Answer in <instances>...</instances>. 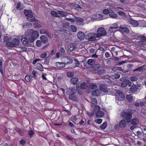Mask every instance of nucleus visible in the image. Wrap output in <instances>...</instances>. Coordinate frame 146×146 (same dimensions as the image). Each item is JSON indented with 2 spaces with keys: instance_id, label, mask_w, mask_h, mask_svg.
Listing matches in <instances>:
<instances>
[{
  "instance_id": "obj_1",
  "label": "nucleus",
  "mask_w": 146,
  "mask_h": 146,
  "mask_svg": "<svg viewBox=\"0 0 146 146\" xmlns=\"http://www.w3.org/2000/svg\"><path fill=\"white\" fill-rule=\"evenodd\" d=\"M38 36L39 33L38 31L29 29L26 32L25 36L22 38L21 41L25 45L28 46L31 43L33 42Z\"/></svg>"
},
{
  "instance_id": "obj_2",
  "label": "nucleus",
  "mask_w": 146,
  "mask_h": 146,
  "mask_svg": "<svg viewBox=\"0 0 146 146\" xmlns=\"http://www.w3.org/2000/svg\"><path fill=\"white\" fill-rule=\"evenodd\" d=\"M121 115L123 117L124 119L126 120L127 123H129L130 120L132 117V113L130 112L123 111L121 112Z\"/></svg>"
},
{
  "instance_id": "obj_3",
  "label": "nucleus",
  "mask_w": 146,
  "mask_h": 146,
  "mask_svg": "<svg viewBox=\"0 0 146 146\" xmlns=\"http://www.w3.org/2000/svg\"><path fill=\"white\" fill-rule=\"evenodd\" d=\"M98 38H100L102 36H105L107 34V32L105 29L102 27L98 28L97 31Z\"/></svg>"
},
{
  "instance_id": "obj_4",
  "label": "nucleus",
  "mask_w": 146,
  "mask_h": 146,
  "mask_svg": "<svg viewBox=\"0 0 146 146\" xmlns=\"http://www.w3.org/2000/svg\"><path fill=\"white\" fill-rule=\"evenodd\" d=\"M85 36L86 38L90 41L96 40V38H98L96 33H88Z\"/></svg>"
},
{
  "instance_id": "obj_5",
  "label": "nucleus",
  "mask_w": 146,
  "mask_h": 146,
  "mask_svg": "<svg viewBox=\"0 0 146 146\" xmlns=\"http://www.w3.org/2000/svg\"><path fill=\"white\" fill-rule=\"evenodd\" d=\"M120 81L122 82L121 85L123 87H125L127 85L130 86L131 82L129 80H127L125 77H122L120 79Z\"/></svg>"
},
{
  "instance_id": "obj_6",
  "label": "nucleus",
  "mask_w": 146,
  "mask_h": 146,
  "mask_svg": "<svg viewBox=\"0 0 146 146\" xmlns=\"http://www.w3.org/2000/svg\"><path fill=\"white\" fill-rule=\"evenodd\" d=\"M116 97V99L118 101H121L123 100L124 98V96L123 93L119 91H118L117 92Z\"/></svg>"
},
{
  "instance_id": "obj_7",
  "label": "nucleus",
  "mask_w": 146,
  "mask_h": 146,
  "mask_svg": "<svg viewBox=\"0 0 146 146\" xmlns=\"http://www.w3.org/2000/svg\"><path fill=\"white\" fill-rule=\"evenodd\" d=\"M129 123L132 125L137 126L139 124V119L137 118H131L130 120V121L129 122Z\"/></svg>"
},
{
  "instance_id": "obj_8",
  "label": "nucleus",
  "mask_w": 146,
  "mask_h": 146,
  "mask_svg": "<svg viewBox=\"0 0 146 146\" xmlns=\"http://www.w3.org/2000/svg\"><path fill=\"white\" fill-rule=\"evenodd\" d=\"M129 23L132 25L133 27H137L139 25L138 23L136 21L133 19L131 18L127 19Z\"/></svg>"
},
{
  "instance_id": "obj_9",
  "label": "nucleus",
  "mask_w": 146,
  "mask_h": 146,
  "mask_svg": "<svg viewBox=\"0 0 146 146\" xmlns=\"http://www.w3.org/2000/svg\"><path fill=\"white\" fill-rule=\"evenodd\" d=\"M130 93H135L137 92L138 90V87L135 84L133 85L129 89Z\"/></svg>"
},
{
  "instance_id": "obj_10",
  "label": "nucleus",
  "mask_w": 146,
  "mask_h": 146,
  "mask_svg": "<svg viewBox=\"0 0 146 146\" xmlns=\"http://www.w3.org/2000/svg\"><path fill=\"white\" fill-rule=\"evenodd\" d=\"M95 106L94 108L93 109V111L92 113H91L89 114V115L90 116H93L94 114H96L98 113L99 111H100V107L98 106ZM88 114L89 115L88 113Z\"/></svg>"
},
{
  "instance_id": "obj_11",
  "label": "nucleus",
  "mask_w": 146,
  "mask_h": 146,
  "mask_svg": "<svg viewBox=\"0 0 146 146\" xmlns=\"http://www.w3.org/2000/svg\"><path fill=\"white\" fill-rule=\"evenodd\" d=\"M127 122V121L124 119L121 120L119 122V127L121 128H124L126 125Z\"/></svg>"
},
{
  "instance_id": "obj_12",
  "label": "nucleus",
  "mask_w": 146,
  "mask_h": 146,
  "mask_svg": "<svg viewBox=\"0 0 146 146\" xmlns=\"http://www.w3.org/2000/svg\"><path fill=\"white\" fill-rule=\"evenodd\" d=\"M100 90L105 92H107L108 90L107 88V85L105 84H101L100 85Z\"/></svg>"
},
{
  "instance_id": "obj_13",
  "label": "nucleus",
  "mask_w": 146,
  "mask_h": 146,
  "mask_svg": "<svg viewBox=\"0 0 146 146\" xmlns=\"http://www.w3.org/2000/svg\"><path fill=\"white\" fill-rule=\"evenodd\" d=\"M75 19L78 25H83L84 20L83 19L79 17H75Z\"/></svg>"
},
{
  "instance_id": "obj_14",
  "label": "nucleus",
  "mask_w": 146,
  "mask_h": 146,
  "mask_svg": "<svg viewBox=\"0 0 146 146\" xmlns=\"http://www.w3.org/2000/svg\"><path fill=\"white\" fill-rule=\"evenodd\" d=\"M76 90L75 89V88H72V87H70L67 89V94L69 95H70V94H74Z\"/></svg>"
},
{
  "instance_id": "obj_15",
  "label": "nucleus",
  "mask_w": 146,
  "mask_h": 146,
  "mask_svg": "<svg viewBox=\"0 0 146 146\" xmlns=\"http://www.w3.org/2000/svg\"><path fill=\"white\" fill-rule=\"evenodd\" d=\"M40 33L41 34H45L48 37H50L51 34L49 32L44 29H43L40 30Z\"/></svg>"
},
{
  "instance_id": "obj_16",
  "label": "nucleus",
  "mask_w": 146,
  "mask_h": 146,
  "mask_svg": "<svg viewBox=\"0 0 146 146\" xmlns=\"http://www.w3.org/2000/svg\"><path fill=\"white\" fill-rule=\"evenodd\" d=\"M109 16L111 18L116 19L117 17V15L115 13L114 11L111 10L109 14Z\"/></svg>"
},
{
  "instance_id": "obj_17",
  "label": "nucleus",
  "mask_w": 146,
  "mask_h": 146,
  "mask_svg": "<svg viewBox=\"0 0 146 146\" xmlns=\"http://www.w3.org/2000/svg\"><path fill=\"white\" fill-rule=\"evenodd\" d=\"M119 28L124 32L127 33L129 34V29L127 28L124 27V26L120 25L119 26Z\"/></svg>"
},
{
  "instance_id": "obj_18",
  "label": "nucleus",
  "mask_w": 146,
  "mask_h": 146,
  "mask_svg": "<svg viewBox=\"0 0 146 146\" xmlns=\"http://www.w3.org/2000/svg\"><path fill=\"white\" fill-rule=\"evenodd\" d=\"M146 67L144 65L142 66L137 68H136L135 69L133 70V71H138L139 72H141L142 71L145 70Z\"/></svg>"
},
{
  "instance_id": "obj_19",
  "label": "nucleus",
  "mask_w": 146,
  "mask_h": 146,
  "mask_svg": "<svg viewBox=\"0 0 146 146\" xmlns=\"http://www.w3.org/2000/svg\"><path fill=\"white\" fill-rule=\"evenodd\" d=\"M40 39L42 42L44 43H46L48 42V40L47 37L45 35H42L40 37Z\"/></svg>"
},
{
  "instance_id": "obj_20",
  "label": "nucleus",
  "mask_w": 146,
  "mask_h": 146,
  "mask_svg": "<svg viewBox=\"0 0 146 146\" xmlns=\"http://www.w3.org/2000/svg\"><path fill=\"white\" fill-rule=\"evenodd\" d=\"M77 36L78 38L80 40H83L85 37L84 33L82 32H80L78 33Z\"/></svg>"
},
{
  "instance_id": "obj_21",
  "label": "nucleus",
  "mask_w": 146,
  "mask_h": 146,
  "mask_svg": "<svg viewBox=\"0 0 146 146\" xmlns=\"http://www.w3.org/2000/svg\"><path fill=\"white\" fill-rule=\"evenodd\" d=\"M56 66L59 68H62L65 67L66 64L63 62H57L56 63Z\"/></svg>"
},
{
  "instance_id": "obj_22",
  "label": "nucleus",
  "mask_w": 146,
  "mask_h": 146,
  "mask_svg": "<svg viewBox=\"0 0 146 146\" xmlns=\"http://www.w3.org/2000/svg\"><path fill=\"white\" fill-rule=\"evenodd\" d=\"M24 13L26 16L28 17L29 16H31L33 13V12L30 10L25 9L24 10Z\"/></svg>"
},
{
  "instance_id": "obj_23",
  "label": "nucleus",
  "mask_w": 146,
  "mask_h": 146,
  "mask_svg": "<svg viewBox=\"0 0 146 146\" xmlns=\"http://www.w3.org/2000/svg\"><path fill=\"white\" fill-rule=\"evenodd\" d=\"M100 90L99 89H97L92 92V95L93 96H98L100 95Z\"/></svg>"
},
{
  "instance_id": "obj_24",
  "label": "nucleus",
  "mask_w": 146,
  "mask_h": 146,
  "mask_svg": "<svg viewBox=\"0 0 146 146\" xmlns=\"http://www.w3.org/2000/svg\"><path fill=\"white\" fill-rule=\"evenodd\" d=\"M12 43L13 46H15L16 45H17L19 44V41L18 39L14 38L12 40Z\"/></svg>"
},
{
  "instance_id": "obj_25",
  "label": "nucleus",
  "mask_w": 146,
  "mask_h": 146,
  "mask_svg": "<svg viewBox=\"0 0 146 146\" xmlns=\"http://www.w3.org/2000/svg\"><path fill=\"white\" fill-rule=\"evenodd\" d=\"M27 20L30 21H34L36 20L35 17L33 16V13L31 14V16L27 17Z\"/></svg>"
},
{
  "instance_id": "obj_26",
  "label": "nucleus",
  "mask_w": 146,
  "mask_h": 146,
  "mask_svg": "<svg viewBox=\"0 0 146 146\" xmlns=\"http://www.w3.org/2000/svg\"><path fill=\"white\" fill-rule=\"evenodd\" d=\"M78 79L77 77H73L70 80V82L72 84H76L78 81Z\"/></svg>"
},
{
  "instance_id": "obj_27",
  "label": "nucleus",
  "mask_w": 146,
  "mask_h": 146,
  "mask_svg": "<svg viewBox=\"0 0 146 146\" xmlns=\"http://www.w3.org/2000/svg\"><path fill=\"white\" fill-rule=\"evenodd\" d=\"M104 115L103 112L102 111H100L98 113H96V117L97 118L100 117H102Z\"/></svg>"
},
{
  "instance_id": "obj_28",
  "label": "nucleus",
  "mask_w": 146,
  "mask_h": 146,
  "mask_svg": "<svg viewBox=\"0 0 146 146\" xmlns=\"http://www.w3.org/2000/svg\"><path fill=\"white\" fill-rule=\"evenodd\" d=\"M126 98L130 102H132L133 100V97L131 94L127 95Z\"/></svg>"
},
{
  "instance_id": "obj_29",
  "label": "nucleus",
  "mask_w": 146,
  "mask_h": 146,
  "mask_svg": "<svg viewBox=\"0 0 146 146\" xmlns=\"http://www.w3.org/2000/svg\"><path fill=\"white\" fill-rule=\"evenodd\" d=\"M65 58L66 60L67 61L66 63H65L66 64H71L72 63L73 60L71 58H70L68 56L65 57Z\"/></svg>"
},
{
  "instance_id": "obj_30",
  "label": "nucleus",
  "mask_w": 146,
  "mask_h": 146,
  "mask_svg": "<svg viewBox=\"0 0 146 146\" xmlns=\"http://www.w3.org/2000/svg\"><path fill=\"white\" fill-rule=\"evenodd\" d=\"M89 88L91 89L94 90L98 88V86L95 84L92 83L89 85Z\"/></svg>"
},
{
  "instance_id": "obj_31",
  "label": "nucleus",
  "mask_w": 146,
  "mask_h": 146,
  "mask_svg": "<svg viewBox=\"0 0 146 146\" xmlns=\"http://www.w3.org/2000/svg\"><path fill=\"white\" fill-rule=\"evenodd\" d=\"M91 102L92 106H95L97 104V101L96 98H93L91 99Z\"/></svg>"
},
{
  "instance_id": "obj_32",
  "label": "nucleus",
  "mask_w": 146,
  "mask_h": 146,
  "mask_svg": "<svg viewBox=\"0 0 146 146\" xmlns=\"http://www.w3.org/2000/svg\"><path fill=\"white\" fill-rule=\"evenodd\" d=\"M57 13L58 14L61 16L62 17H65L66 15V13L63 11H57Z\"/></svg>"
},
{
  "instance_id": "obj_33",
  "label": "nucleus",
  "mask_w": 146,
  "mask_h": 146,
  "mask_svg": "<svg viewBox=\"0 0 146 146\" xmlns=\"http://www.w3.org/2000/svg\"><path fill=\"white\" fill-rule=\"evenodd\" d=\"M23 8V6L21 5V2H19L17 6V9L18 10H21Z\"/></svg>"
},
{
  "instance_id": "obj_34",
  "label": "nucleus",
  "mask_w": 146,
  "mask_h": 146,
  "mask_svg": "<svg viewBox=\"0 0 146 146\" xmlns=\"http://www.w3.org/2000/svg\"><path fill=\"white\" fill-rule=\"evenodd\" d=\"M130 80L133 82L136 81L138 79V78L136 76H133L130 77Z\"/></svg>"
},
{
  "instance_id": "obj_35",
  "label": "nucleus",
  "mask_w": 146,
  "mask_h": 146,
  "mask_svg": "<svg viewBox=\"0 0 146 146\" xmlns=\"http://www.w3.org/2000/svg\"><path fill=\"white\" fill-rule=\"evenodd\" d=\"M87 63L90 65H93L95 63V60L93 59H89L88 60Z\"/></svg>"
},
{
  "instance_id": "obj_36",
  "label": "nucleus",
  "mask_w": 146,
  "mask_h": 146,
  "mask_svg": "<svg viewBox=\"0 0 146 146\" xmlns=\"http://www.w3.org/2000/svg\"><path fill=\"white\" fill-rule=\"evenodd\" d=\"M70 31L75 32L77 30L76 28L74 25H71L70 27Z\"/></svg>"
},
{
  "instance_id": "obj_37",
  "label": "nucleus",
  "mask_w": 146,
  "mask_h": 146,
  "mask_svg": "<svg viewBox=\"0 0 146 146\" xmlns=\"http://www.w3.org/2000/svg\"><path fill=\"white\" fill-rule=\"evenodd\" d=\"M36 66V67L37 68V69L39 70L40 71H43V68L42 66L40 64H37Z\"/></svg>"
},
{
  "instance_id": "obj_38",
  "label": "nucleus",
  "mask_w": 146,
  "mask_h": 146,
  "mask_svg": "<svg viewBox=\"0 0 146 146\" xmlns=\"http://www.w3.org/2000/svg\"><path fill=\"white\" fill-rule=\"evenodd\" d=\"M107 125V123L106 122H104L100 126V128L102 129H105Z\"/></svg>"
},
{
  "instance_id": "obj_39",
  "label": "nucleus",
  "mask_w": 146,
  "mask_h": 146,
  "mask_svg": "<svg viewBox=\"0 0 146 146\" xmlns=\"http://www.w3.org/2000/svg\"><path fill=\"white\" fill-rule=\"evenodd\" d=\"M98 72L100 75H102L103 74L106 73V70L104 69H101L100 68Z\"/></svg>"
},
{
  "instance_id": "obj_40",
  "label": "nucleus",
  "mask_w": 146,
  "mask_h": 146,
  "mask_svg": "<svg viewBox=\"0 0 146 146\" xmlns=\"http://www.w3.org/2000/svg\"><path fill=\"white\" fill-rule=\"evenodd\" d=\"M69 98L70 99L76 101L77 100V98L76 96L73 95V94H70V95H69Z\"/></svg>"
},
{
  "instance_id": "obj_41",
  "label": "nucleus",
  "mask_w": 146,
  "mask_h": 146,
  "mask_svg": "<svg viewBox=\"0 0 146 146\" xmlns=\"http://www.w3.org/2000/svg\"><path fill=\"white\" fill-rule=\"evenodd\" d=\"M94 68V70L98 72V70L100 68V67L99 66V65L98 64H95L94 65L93 67Z\"/></svg>"
},
{
  "instance_id": "obj_42",
  "label": "nucleus",
  "mask_w": 146,
  "mask_h": 146,
  "mask_svg": "<svg viewBox=\"0 0 146 146\" xmlns=\"http://www.w3.org/2000/svg\"><path fill=\"white\" fill-rule=\"evenodd\" d=\"M51 14L52 16L56 17H59V15L57 14V13L56 12V11H52L51 12Z\"/></svg>"
},
{
  "instance_id": "obj_43",
  "label": "nucleus",
  "mask_w": 146,
  "mask_h": 146,
  "mask_svg": "<svg viewBox=\"0 0 146 146\" xmlns=\"http://www.w3.org/2000/svg\"><path fill=\"white\" fill-rule=\"evenodd\" d=\"M86 83H83L81 84L80 86V88L82 89H86Z\"/></svg>"
},
{
  "instance_id": "obj_44",
  "label": "nucleus",
  "mask_w": 146,
  "mask_h": 146,
  "mask_svg": "<svg viewBox=\"0 0 146 146\" xmlns=\"http://www.w3.org/2000/svg\"><path fill=\"white\" fill-rule=\"evenodd\" d=\"M25 80L27 82H30L32 80V79L30 77V76L28 75L25 76Z\"/></svg>"
},
{
  "instance_id": "obj_45",
  "label": "nucleus",
  "mask_w": 146,
  "mask_h": 146,
  "mask_svg": "<svg viewBox=\"0 0 146 146\" xmlns=\"http://www.w3.org/2000/svg\"><path fill=\"white\" fill-rule=\"evenodd\" d=\"M118 14L119 15L124 16L125 17L126 16V15L125 14V13L122 11H119L118 12Z\"/></svg>"
},
{
  "instance_id": "obj_46",
  "label": "nucleus",
  "mask_w": 146,
  "mask_h": 146,
  "mask_svg": "<svg viewBox=\"0 0 146 146\" xmlns=\"http://www.w3.org/2000/svg\"><path fill=\"white\" fill-rule=\"evenodd\" d=\"M67 76L69 77H72L74 76V73L73 72H69L67 73Z\"/></svg>"
},
{
  "instance_id": "obj_47",
  "label": "nucleus",
  "mask_w": 146,
  "mask_h": 146,
  "mask_svg": "<svg viewBox=\"0 0 146 146\" xmlns=\"http://www.w3.org/2000/svg\"><path fill=\"white\" fill-rule=\"evenodd\" d=\"M28 134L30 137H31L34 134V133L32 130H30L28 132Z\"/></svg>"
},
{
  "instance_id": "obj_48",
  "label": "nucleus",
  "mask_w": 146,
  "mask_h": 146,
  "mask_svg": "<svg viewBox=\"0 0 146 146\" xmlns=\"http://www.w3.org/2000/svg\"><path fill=\"white\" fill-rule=\"evenodd\" d=\"M74 60L75 62V64L76 65L75 67L78 66L80 65V63L78 61L76 58H75Z\"/></svg>"
},
{
  "instance_id": "obj_49",
  "label": "nucleus",
  "mask_w": 146,
  "mask_h": 146,
  "mask_svg": "<svg viewBox=\"0 0 146 146\" xmlns=\"http://www.w3.org/2000/svg\"><path fill=\"white\" fill-rule=\"evenodd\" d=\"M41 42L40 40H37L36 42V45L38 47H40L41 45Z\"/></svg>"
},
{
  "instance_id": "obj_50",
  "label": "nucleus",
  "mask_w": 146,
  "mask_h": 146,
  "mask_svg": "<svg viewBox=\"0 0 146 146\" xmlns=\"http://www.w3.org/2000/svg\"><path fill=\"white\" fill-rule=\"evenodd\" d=\"M102 119H96L95 122L98 124H100L102 123Z\"/></svg>"
},
{
  "instance_id": "obj_51",
  "label": "nucleus",
  "mask_w": 146,
  "mask_h": 146,
  "mask_svg": "<svg viewBox=\"0 0 146 146\" xmlns=\"http://www.w3.org/2000/svg\"><path fill=\"white\" fill-rule=\"evenodd\" d=\"M6 45L7 46H9L10 47H13V44H12V42H7L6 43Z\"/></svg>"
},
{
  "instance_id": "obj_52",
  "label": "nucleus",
  "mask_w": 146,
  "mask_h": 146,
  "mask_svg": "<svg viewBox=\"0 0 146 146\" xmlns=\"http://www.w3.org/2000/svg\"><path fill=\"white\" fill-rule=\"evenodd\" d=\"M47 55V53L46 52H44L41 54L40 56V57L41 58H44L46 57Z\"/></svg>"
},
{
  "instance_id": "obj_53",
  "label": "nucleus",
  "mask_w": 146,
  "mask_h": 146,
  "mask_svg": "<svg viewBox=\"0 0 146 146\" xmlns=\"http://www.w3.org/2000/svg\"><path fill=\"white\" fill-rule=\"evenodd\" d=\"M65 51L63 48L62 47L61 49V54L64 56L65 54Z\"/></svg>"
},
{
  "instance_id": "obj_54",
  "label": "nucleus",
  "mask_w": 146,
  "mask_h": 146,
  "mask_svg": "<svg viewBox=\"0 0 146 146\" xmlns=\"http://www.w3.org/2000/svg\"><path fill=\"white\" fill-rule=\"evenodd\" d=\"M75 47L74 45L70 46L68 48V50L70 51H72L75 48Z\"/></svg>"
},
{
  "instance_id": "obj_55",
  "label": "nucleus",
  "mask_w": 146,
  "mask_h": 146,
  "mask_svg": "<svg viewBox=\"0 0 146 146\" xmlns=\"http://www.w3.org/2000/svg\"><path fill=\"white\" fill-rule=\"evenodd\" d=\"M103 13L105 14H107L108 13L109 14L110 11H109L107 9H105L103 11Z\"/></svg>"
},
{
  "instance_id": "obj_56",
  "label": "nucleus",
  "mask_w": 146,
  "mask_h": 146,
  "mask_svg": "<svg viewBox=\"0 0 146 146\" xmlns=\"http://www.w3.org/2000/svg\"><path fill=\"white\" fill-rule=\"evenodd\" d=\"M2 62L0 61V72L2 74L3 73V70L2 69Z\"/></svg>"
},
{
  "instance_id": "obj_57",
  "label": "nucleus",
  "mask_w": 146,
  "mask_h": 146,
  "mask_svg": "<svg viewBox=\"0 0 146 146\" xmlns=\"http://www.w3.org/2000/svg\"><path fill=\"white\" fill-rule=\"evenodd\" d=\"M35 74H36V73H35V72L34 70H33V71L32 72V73L31 74L30 76L31 77L34 78L36 76Z\"/></svg>"
},
{
  "instance_id": "obj_58",
  "label": "nucleus",
  "mask_w": 146,
  "mask_h": 146,
  "mask_svg": "<svg viewBox=\"0 0 146 146\" xmlns=\"http://www.w3.org/2000/svg\"><path fill=\"white\" fill-rule=\"evenodd\" d=\"M63 25V26L65 28H67L70 25L69 23L67 22L64 24Z\"/></svg>"
},
{
  "instance_id": "obj_59",
  "label": "nucleus",
  "mask_w": 146,
  "mask_h": 146,
  "mask_svg": "<svg viewBox=\"0 0 146 146\" xmlns=\"http://www.w3.org/2000/svg\"><path fill=\"white\" fill-rule=\"evenodd\" d=\"M140 38L141 40H143L146 42V37L143 35L141 36Z\"/></svg>"
},
{
  "instance_id": "obj_60",
  "label": "nucleus",
  "mask_w": 146,
  "mask_h": 146,
  "mask_svg": "<svg viewBox=\"0 0 146 146\" xmlns=\"http://www.w3.org/2000/svg\"><path fill=\"white\" fill-rule=\"evenodd\" d=\"M20 144L23 145H24L25 143V141L24 140L22 139L20 141Z\"/></svg>"
},
{
  "instance_id": "obj_61",
  "label": "nucleus",
  "mask_w": 146,
  "mask_h": 146,
  "mask_svg": "<svg viewBox=\"0 0 146 146\" xmlns=\"http://www.w3.org/2000/svg\"><path fill=\"white\" fill-rule=\"evenodd\" d=\"M120 25H119L117 23H115L113 25V26L114 27H116V29L118 28H119Z\"/></svg>"
},
{
  "instance_id": "obj_62",
  "label": "nucleus",
  "mask_w": 146,
  "mask_h": 146,
  "mask_svg": "<svg viewBox=\"0 0 146 146\" xmlns=\"http://www.w3.org/2000/svg\"><path fill=\"white\" fill-rule=\"evenodd\" d=\"M118 67L117 66H115L113 67L112 69V71L114 72H115L117 70H118Z\"/></svg>"
},
{
  "instance_id": "obj_63",
  "label": "nucleus",
  "mask_w": 146,
  "mask_h": 146,
  "mask_svg": "<svg viewBox=\"0 0 146 146\" xmlns=\"http://www.w3.org/2000/svg\"><path fill=\"white\" fill-rule=\"evenodd\" d=\"M44 63L45 64H46L47 65H48L49 63V59H48L47 58L46 59L44 62Z\"/></svg>"
},
{
  "instance_id": "obj_64",
  "label": "nucleus",
  "mask_w": 146,
  "mask_h": 146,
  "mask_svg": "<svg viewBox=\"0 0 146 146\" xmlns=\"http://www.w3.org/2000/svg\"><path fill=\"white\" fill-rule=\"evenodd\" d=\"M146 104V102H143V101H141L140 102L139 104H140V105L141 106H143L145 104Z\"/></svg>"
}]
</instances>
